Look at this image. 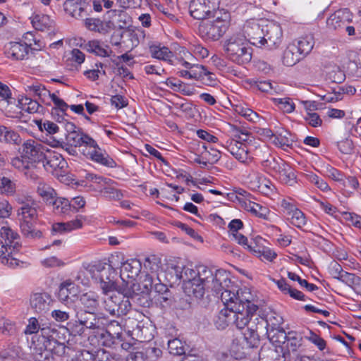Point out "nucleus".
Listing matches in <instances>:
<instances>
[{
  "label": "nucleus",
  "mask_w": 361,
  "mask_h": 361,
  "mask_svg": "<svg viewBox=\"0 0 361 361\" xmlns=\"http://www.w3.org/2000/svg\"><path fill=\"white\" fill-rule=\"evenodd\" d=\"M253 296L249 289L231 286L221 293V300L226 307H231L233 316V325L238 329L247 327L243 334L250 348L259 344V333L265 332L267 322L265 318L256 315L258 306L252 302Z\"/></svg>",
  "instance_id": "1"
},
{
  "label": "nucleus",
  "mask_w": 361,
  "mask_h": 361,
  "mask_svg": "<svg viewBox=\"0 0 361 361\" xmlns=\"http://www.w3.org/2000/svg\"><path fill=\"white\" fill-rule=\"evenodd\" d=\"M85 270L91 275L92 279L100 282V287L105 294L102 302L105 311L112 316H117V307L118 302H120V292L108 295V293L116 288L113 276L115 271L111 266H106L101 262H94L87 264Z\"/></svg>",
  "instance_id": "2"
},
{
  "label": "nucleus",
  "mask_w": 361,
  "mask_h": 361,
  "mask_svg": "<svg viewBox=\"0 0 361 361\" xmlns=\"http://www.w3.org/2000/svg\"><path fill=\"white\" fill-rule=\"evenodd\" d=\"M32 354L35 361H53L54 355L61 356L65 353L66 345L62 333L45 329L42 339L35 341L32 337Z\"/></svg>",
  "instance_id": "3"
},
{
  "label": "nucleus",
  "mask_w": 361,
  "mask_h": 361,
  "mask_svg": "<svg viewBox=\"0 0 361 361\" xmlns=\"http://www.w3.org/2000/svg\"><path fill=\"white\" fill-rule=\"evenodd\" d=\"M16 200L21 205L17 210V217L22 235L31 240L41 238L42 233L36 228L38 220L37 204L29 195H17Z\"/></svg>",
  "instance_id": "4"
},
{
  "label": "nucleus",
  "mask_w": 361,
  "mask_h": 361,
  "mask_svg": "<svg viewBox=\"0 0 361 361\" xmlns=\"http://www.w3.org/2000/svg\"><path fill=\"white\" fill-rule=\"evenodd\" d=\"M20 247L18 233L9 227H1L0 229L1 262L11 268L19 266L20 261L14 257L13 255L20 250Z\"/></svg>",
  "instance_id": "5"
},
{
  "label": "nucleus",
  "mask_w": 361,
  "mask_h": 361,
  "mask_svg": "<svg viewBox=\"0 0 361 361\" xmlns=\"http://www.w3.org/2000/svg\"><path fill=\"white\" fill-rule=\"evenodd\" d=\"M224 49L227 58L238 65L247 64L252 59V51L247 37L242 33L233 34L226 39Z\"/></svg>",
  "instance_id": "6"
},
{
  "label": "nucleus",
  "mask_w": 361,
  "mask_h": 361,
  "mask_svg": "<svg viewBox=\"0 0 361 361\" xmlns=\"http://www.w3.org/2000/svg\"><path fill=\"white\" fill-rule=\"evenodd\" d=\"M197 283H200L203 286V295L205 290H212L216 295L221 293L226 289L225 287H228V283H231L228 277L227 273L221 269L216 270L215 274L208 267L204 265L197 267Z\"/></svg>",
  "instance_id": "7"
},
{
  "label": "nucleus",
  "mask_w": 361,
  "mask_h": 361,
  "mask_svg": "<svg viewBox=\"0 0 361 361\" xmlns=\"http://www.w3.org/2000/svg\"><path fill=\"white\" fill-rule=\"evenodd\" d=\"M177 276L182 279L183 281V288L186 295L196 298H201L203 297V286L201 284L197 283V267L192 268V266H186L182 269L180 274L176 271Z\"/></svg>",
  "instance_id": "8"
},
{
  "label": "nucleus",
  "mask_w": 361,
  "mask_h": 361,
  "mask_svg": "<svg viewBox=\"0 0 361 361\" xmlns=\"http://www.w3.org/2000/svg\"><path fill=\"white\" fill-rule=\"evenodd\" d=\"M220 0H191L189 5L190 16L197 20L215 17Z\"/></svg>",
  "instance_id": "9"
},
{
  "label": "nucleus",
  "mask_w": 361,
  "mask_h": 361,
  "mask_svg": "<svg viewBox=\"0 0 361 361\" xmlns=\"http://www.w3.org/2000/svg\"><path fill=\"white\" fill-rule=\"evenodd\" d=\"M82 154L87 159L102 166L108 168H115L117 166L115 160L109 156L105 149L101 148L95 140L89 148L82 149Z\"/></svg>",
  "instance_id": "10"
},
{
  "label": "nucleus",
  "mask_w": 361,
  "mask_h": 361,
  "mask_svg": "<svg viewBox=\"0 0 361 361\" xmlns=\"http://www.w3.org/2000/svg\"><path fill=\"white\" fill-rule=\"evenodd\" d=\"M46 149L39 141L29 139L22 144L19 152L35 165L36 163L44 161Z\"/></svg>",
  "instance_id": "11"
},
{
  "label": "nucleus",
  "mask_w": 361,
  "mask_h": 361,
  "mask_svg": "<svg viewBox=\"0 0 361 361\" xmlns=\"http://www.w3.org/2000/svg\"><path fill=\"white\" fill-rule=\"evenodd\" d=\"M262 47L269 49L278 48L282 42L283 32L280 25L269 23L264 25Z\"/></svg>",
  "instance_id": "12"
},
{
  "label": "nucleus",
  "mask_w": 361,
  "mask_h": 361,
  "mask_svg": "<svg viewBox=\"0 0 361 361\" xmlns=\"http://www.w3.org/2000/svg\"><path fill=\"white\" fill-rule=\"evenodd\" d=\"M226 24L220 17L217 16L216 20L202 25L200 27V32L205 37L214 41L218 40L226 32Z\"/></svg>",
  "instance_id": "13"
},
{
  "label": "nucleus",
  "mask_w": 361,
  "mask_h": 361,
  "mask_svg": "<svg viewBox=\"0 0 361 361\" xmlns=\"http://www.w3.org/2000/svg\"><path fill=\"white\" fill-rule=\"evenodd\" d=\"M142 269L141 262L135 258L128 259L126 261L121 262L120 277L125 281L126 279H130L128 281L126 285H134L133 281L139 275Z\"/></svg>",
  "instance_id": "14"
},
{
  "label": "nucleus",
  "mask_w": 361,
  "mask_h": 361,
  "mask_svg": "<svg viewBox=\"0 0 361 361\" xmlns=\"http://www.w3.org/2000/svg\"><path fill=\"white\" fill-rule=\"evenodd\" d=\"M75 317L76 320L86 328L92 330V332L100 329L101 327L104 326V322L106 321L104 317L97 316L92 311L90 310L77 312Z\"/></svg>",
  "instance_id": "15"
},
{
  "label": "nucleus",
  "mask_w": 361,
  "mask_h": 361,
  "mask_svg": "<svg viewBox=\"0 0 361 361\" xmlns=\"http://www.w3.org/2000/svg\"><path fill=\"white\" fill-rule=\"evenodd\" d=\"M244 30L248 37L247 39L250 44L259 47H262L264 25H261L257 21L252 20L245 25Z\"/></svg>",
  "instance_id": "16"
},
{
  "label": "nucleus",
  "mask_w": 361,
  "mask_h": 361,
  "mask_svg": "<svg viewBox=\"0 0 361 361\" xmlns=\"http://www.w3.org/2000/svg\"><path fill=\"white\" fill-rule=\"evenodd\" d=\"M89 330L90 329L88 328H86L76 319L68 322L66 327H56V331L63 334L65 343L67 342L66 334L68 333L69 335H71L73 337L79 336L80 340L85 341L87 337V331Z\"/></svg>",
  "instance_id": "17"
},
{
  "label": "nucleus",
  "mask_w": 361,
  "mask_h": 361,
  "mask_svg": "<svg viewBox=\"0 0 361 361\" xmlns=\"http://www.w3.org/2000/svg\"><path fill=\"white\" fill-rule=\"evenodd\" d=\"M224 147L239 161L242 163L247 162L249 159L248 149L245 143L238 140L232 139L227 140Z\"/></svg>",
  "instance_id": "18"
},
{
  "label": "nucleus",
  "mask_w": 361,
  "mask_h": 361,
  "mask_svg": "<svg viewBox=\"0 0 361 361\" xmlns=\"http://www.w3.org/2000/svg\"><path fill=\"white\" fill-rule=\"evenodd\" d=\"M41 162L43 163L44 169L51 173L66 166V162L61 154L49 149H46L44 159Z\"/></svg>",
  "instance_id": "19"
},
{
  "label": "nucleus",
  "mask_w": 361,
  "mask_h": 361,
  "mask_svg": "<svg viewBox=\"0 0 361 361\" xmlns=\"http://www.w3.org/2000/svg\"><path fill=\"white\" fill-rule=\"evenodd\" d=\"M30 50L22 42H10L5 46V54L12 60H24L27 58Z\"/></svg>",
  "instance_id": "20"
},
{
  "label": "nucleus",
  "mask_w": 361,
  "mask_h": 361,
  "mask_svg": "<svg viewBox=\"0 0 361 361\" xmlns=\"http://www.w3.org/2000/svg\"><path fill=\"white\" fill-rule=\"evenodd\" d=\"M351 13L348 8L339 9L331 14L326 20L329 29L336 30L342 27L351 19Z\"/></svg>",
  "instance_id": "21"
},
{
  "label": "nucleus",
  "mask_w": 361,
  "mask_h": 361,
  "mask_svg": "<svg viewBox=\"0 0 361 361\" xmlns=\"http://www.w3.org/2000/svg\"><path fill=\"white\" fill-rule=\"evenodd\" d=\"M45 329L56 331V326L42 324L36 317H30L24 329V334L26 335H32V337H35V341L38 338L40 340L42 339V331ZM56 332L58 331H56Z\"/></svg>",
  "instance_id": "22"
},
{
  "label": "nucleus",
  "mask_w": 361,
  "mask_h": 361,
  "mask_svg": "<svg viewBox=\"0 0 361 361\" xmlns=\"http://www.w3.org/2000/svg\"><path fill=\"white\" fill-rule=\"evenodd\" d=\"M50 302V295L45 292L33 293L30 298V305L37 313L48 310Z\"/></svg>",
  "instance_id": "23"
},
{
  "label": "nucleus",
  "mask_w": 361,
  "mask_h": 361,
  "mask_svg": "<svg viewBox=\"0 0 361 361\" xmlns=\"http://www.w3.org/2000/svg\"><path fill=\"white\" fill-rule=\"evenodd\" d=\"M90 0H66L63 4L65 11L74 18H82L86 13Z\"/></svg>",
  "instance_id": "24"
},
{
  "label": "nucleus",
  "mask_w": 361,
  "mask_h": 361,
  "mask_svg": "<svg viewBox=\"0 0 361 361\" xmlns=\"http://www.w3.org/2000/svg\"><path fill=\"white\" fill-rule=\"evenodd\" d=\"M291 44H294L296 51L304 58L312 50L314 38L312 34L309 33L294 39Z\"/></svg>",
  "instance_id": "25"
},
{
  "label": "nucleus",
  "mask_w": 361,
  "mask_h": 361,
  "mask_svg": "<svg viewBox=\"0 0 361 361\" xmlns=\"http://www.w3.org/2000/svg\"><path fill=\"white\" fill-rule=\"evenodd\" d=\"M265 332L259 333V339L260 340V336H267L271 343L276 347H280L282 344H284L287 340V334L284 329L281 327L267 329V326L265 328Z\"/></svg>",
  "instance_id": "26"
},
{
  "label": "nucleus",
  "mask_w": 361,
  "mask_h": 361,
  "mask_svg": "<svg viewBox=\"0 0 361 361\" xmlns=\"http://www.w3.org/2000/svg\"><path fill=\"white\" fill-rule=\"evenodd\" d=\"M21 142V137L17 131L0 124V143L19 146Z\"/></svg>",
  "instance_id": "27"
},
{
  "label": "nucleus",
  "mask_w": 361,
  "mask_h": 361,
  "mask_svg": "<svg viewBox=\"0 0 361 361\" xmlns=\"http://www.w3.org/2000/svg\"><path fill=\"white\" fill-rule=\"evenodd\" d=\"M141 284L143 286L145 291L147 293H149L152 290H154L157 295L170 292L167 286L161 283L159 276L155 278H152L151 276L143 278L141 281Z\"/></svg>",
  "instance_id": "28"
},
{
  "label": "nucleus",
  "mask_w": 361,
  "mask_h": 361,
  "mask_svg": "<svg viewBox=\"0 0 361 361\" xmlns=\"http://www.w3.org/2000/svg\"><path fill=\"white\" fill-rule=\"evenodd\" d=\"M85 47L88 52L99 57H108L113 53L109 45L97 39L89 41Z\"/></svg>",
  "instance_id": "29"
},
{
  "label": "nucleus",
  "mask_w": 361,
  "mask_h": 361,
  "mask_svg": "<svg viewBox=\"0 0 361 361\" xmlns=\"http://www.w3.org/2000/svg\"><path fill=\"white\" fill-rule=\"evenodd\" d=\"M144 269L146 274L143 278H147V276H151L152 278L158 277L159 272L162 269L161 259L156 255L149 256L145 259Z\"/></svg>",
  "instance_id": "30"
},
{
  "label": "nucleus",
  "mask_w": 361,
  "mask_h": 361,
  "mask_svg": "<svg viewBox=\"0 0 361 361\" xmlns=\"http://www.w3.org/2000/svg\"><path fill=\"white\" fill-rule=\"evenodd\" d=\"M31 23L35 30L51 32L54 28V22L47 15L37 14L32 18Z\"/></svg>",
  "instance_id": "31"
},
{
  "label": "nucleus",
  "mask_w": 361,
  "mask_h": 361,
  "mask_svg": "<svg viewBox=\"0 0 361 361\" xmlns=\"http://www.w3.org/2000/svg\"><path fill=\"white\" fill-rule=\"evenodd\" d=\"M149 52L154 59L162 60L171 65L174 64V55L166 47L153 44L149 47Z\"/></svg>",
  "instance_id": "32"
},
{
  "label": "nucleus",
  "mask_w": 361,
  "mask_h": 361,
  "mask_svg": "<svg viewBox=\"0 0 361 361\" xmlns=\"http://www.w3.org/2000/svg\"><path fill=\"white\" fill-rule=\"evenodd\" d=\"M134 293L128 288H124L120 292V297L118 303L117 317L127 314L131 310L130 298H133Z\"/></svg>",
  "instance_id": "33"
},
{
  "label": "nucleus",
  "mask_w": 361,
  "mask_h": 361,
  "mask_svg": "<svg viewBox=\"0 0 361 361\" xmlns=\"http://www.w3.org/2000/svg\"><path fill=\"white\" fill-rule=\"evenodd\" d=\"M233 316L231 307L222 309L214 317V322L218 329H225L229 325H233Z\"/></svg>",
  "instance_id": "34"
},
{
  "label": "nucleus",
  "mask_w": 361,
  "mask_h": 361,
  "mask_svg": "<svg viewBox=\"0 0 361 361\" xmlns=\"http://www.w3.org/2000/svg\"><path fill=\"white\" fill-rule=\"evenodd\" d=\"M78 289L75 284L70 281H66L62 283L59 288L58 298L62 302H68L72 300V298L77 295Z\"/></svg>",
  "instance_id": "35"
},
{
  "label": "nucleus",
  "mask_w": 361,
  "mask_h": 361,
  "mask_svg": "<svg viewBox=\"0 0 361 361\" xmlns=\"http://www.w3.org/2000/svg\"><path fill=\"white\" fill-rule=\"evenodd\" d=\"M82 226L81 219L76 218L74 220L66 223H55L52 225V231L56 233H66L79 229Z\"/></svg>",
  "instance_id": "36"
},
{
  "label": "nucleus",
  "mask_w": 361,
  "mask_h": 361,
  "mask_svg": "<svg viewBox=\"0 0 361 361\" xmlns=\"http://www.w3.org/2000/svg\"><path fill=\"white\" fill-rule=\"evenodd\" d=\"M68 141L75 147H84L83 149L89 148L94 143V139L84 133L73 132L68 135Z\"/></svg>",
  "instance_id": "37"
},
{
  "label": "nucleus",
  "mask_w": 361,
  "mask_h": 361,
  "mask_svg": "<svg viewBox=\"0 0 361 361\" xmlns=\"http://www.w3.org/2000/svg\"><path fill=\"white\" fill-rule=\"evenodd\" d=\"M11 164L15 169L23 173L25 176H28L30 171L35 166L32 162L22 154L20 156L11 158Z\"/></svg>",
  "instance_id": "38"
},
{
  "label": "nucleus",
  "mask_w": 361,
  "mask_h": 361,
  "mask_svg": "<svg viewBox=\"0 0 361 361\" xmlns=\"http://www.w3.org/2000/svg\"><path fill=\"white\" fill-rule=\"evenodd\" d=\"M283 184L294 186L297 183V176L293 169L287 163L276 176Z\"/></svg>",
  "instance_id": "39"
},
{
  "label": "nucleus",
  "mask_w": 361,
  "mask_h": 361,
  "mask_svg": "<svg viewBox=\"0 0 361 361\" xmlns=\"http://www.w3.org/2000/svg\"><path fill=\"white\" fill-rule=\"evenodd\" d=\"M302 58L303 57L295 49L294 44L290 43L283 51L282 63L286 66H293Z\"/></svg>",
  "instance_id": "40"
},
{
  "label": "nucleus",
  "mask_w": 361,
  "mask_h": 361,
  "mask_svg": "<svg viewBox=\"0 0 361 361\" xmlns=\"http://www.w3.org/2000/svg\"><path fill=\"white\" fill-rule=\"evenodd\" d=\"M24 42L23 44L27 47L30 51H39L44 47V43L38 38L33 32H27L23 35Z\"/></svg>",
  "instance_id": "41"
},
{
  "label": "nucleus",
  "mask_w": 361,
  "mask_h": 361,
  "mask_svg": "<svg viewBox=\"0 0 361 361\" xmlns=\"http://www.w3.org/2000/svg\"><path fill=\"white\" fill-rule=\"evenodd\" d=\"M37 192L47 204H51L56 197L55 190L44 183H39Z\"/></svg>",
  "instance_id": "42"
},
{
  "label": "nucleus",
  "mask_w": 361,
  "mask_h": 361,
  "mask_svg": "<svg viewBox=\"0 0 361 361\" xmlns=\"http://www.w3.org/2000/svg\"><path fill=\"white\" fill-rule=\"evenodd\" d=\"M97 338L98 343L105 347H111L118 341L113 335H111L104 329V326L101 327L99 330L93 331Z\"/></svg>",
  "instance_id": "43"
},
{
  "label": "nucleus",
  "mask_w": 361,
  "mask_h": 361,
  "mask_svg": "<svg viewBox=\"0 0 361 361\" xmlns=\"http://www.w3.org/2000/svg\"><path fill=\"white\" fill-rule=\"evenodd\" d=\"M183 66L190 70L191 79L197 80H204L206 68L202 65L192 64L186 61H183Z\"/></svg>",
  "instance_id": "44"
},
{
  "label": "nucleus",
  "mask_w": 361,
  "mask_h": 361,
  "mask_svg": "<svg viewBox=\"0 0 361 361\" xmlns=\"http://www.w3.org/2000/svg\"><path fill=\"white\" fill-rule=\"evenodd\" d=\"M16 183L0 173V194L12 196L16 193Z\"/></svg>",
  "instance_id": "45"
},
{
  "label": "nucleus",
  "mask_w": 361,
  "mask_h": 361,
  "mask_svg": "<svg viewBox=\"0 0 361 361\" xmlns=\"http://www.w3.org/2000/svg\"><path fill=\"white\" fill-rule=\"evenodd\" d=\"M19 104L23 111L29 114H35L40 112L42 109V106L36 100L32 99L30 97H25L19 100Z\"/></svg>",
  "instance_id": "46"
},
{
  "label": "nucleus",
  "mask_w": 361,
  "mask_h": 361,
  "mask_svg": "<svg viewBox=\"0 0 361 361\" xmlns=\"http://www.w3.org/2000/svg\"><path fill=\"white\" fill-rule=\"evenodd\" d=\"M25 90L29 94L38 97L42 102H46L47 96H50V92L42 85H27Z\"/></svg>",
  "instance_id": "47"
},
{
  "label": "nucleus",
  "mask_w": 361,
  "mask_h": 361,
  "mask_svg": "<svg viewBox=\"0 0 361 361\" xmlns=\"http://www.w3.org/2000/svg\"><path fill=\"white\" fill-rule=\"evenodd\" d=\"M80 301L87 310L94 311L97 307L99 302L97 295L94 292H88L80 295Z\"/></svg>",
  "instance_id": "48"
},
{
  "label": "nucleus",
  "mask_w": 361,
  "mask_h": 361,
  "mask_svg": "<svg viewBox=\"0 0 361 361\" xmlns=\"http://www.w3.org/2000/svg\"><path fill=\"white\" fill-rule=\"evenodd\" d=\"M53 210L57 214H66L71 210V205L69 200L63 197H56L50 204Z\"/></svg>",
  "instance_id": "49"
},
{
  "label": "nucleus",
  "mask_w": 361,
  "mask_h": 361,
  "mask_svg": "<svg viewBox=\"0 0 361 361\" xmlns=\"http://www.w3.org/2000/svg\"><path fill=\"white\" fill-rule=\"evenodd\" d=\"M235 112L244 117L248 121L257 123L259 121V116L257 113L247 107L238 105L235 106Z\"/></svg>",
  "instance_id": "50"
},
{
  "label": "nucleus",
  "mask_w": 361,
  "mask_h": 361,
  "mask_svg": "<svg viewBox=\"0 0 361 361\" xmlns=\"http://www.w3.org/2000/svg\"><path fill=\"white\" fill-rule=\"evenodd\" d=\"M302 336L295 331H289L287 334V347L290 350L295 352L302 345Z\"/></svg>",
  "instance_id": "51"
},
{
  "label": "nucleus",
  "mask_w": 361,
  "mask_h": 361,
  "mask_svg": "<svg viewBox=\"0 0 361 361\" xmlns=\"http://www.w3.org/2000/svg\"><path fill=\"white\" fill-rule=\"evenodd\" d=\"M108 331L109 334L113 335L118 341H122V327L118 322L116 320H111L109 322H104V328Z\"/></svg>",
  "instance_id": "52"
},
{
  "label": "nucleus",
  "mask_w": 361,
  "mask_h": 361,
  "mask_svg": "<svg viewBox=\"0 0 361 361\" xmlns=\"http://www.w3.org/2000/svg\"><path fill=\"white\" fill-rule=\"evenodd\" d=\"M306 179L314 184L317 188L323 192H328L331 188L328 183L322 178L312 172H309L305 174Z\"/></svg>",
  "instance_id": "53"
},
{
  "label": "nucleus",
  "mask_w": 361,
  "mask_h": 361,
  "mask_svg": "<svg viewBox=\"0 0 361 361\" xmlns=\"http://www.w3.org/2000/svg\"><path fill=\"white\" fill-rule=\"evenodd\" d=\"M262 176L263 174L257 171L250 170L247 171L245 181L248 187L252 190H257L259 188V183Z\"/></svg>",
  "instance_id": "54"
},
{
  "label": "nucleus",
  "mask_w": 361,
  "mask_h": 361,
  "mask_svg": "<svg viewBox=\"0 0 361 361\" xmlns=\"http://www.w3.org/2000/svg\"><path fill=\"white\" fill-rule=\"evenodd\" d=\"M168 349L169 353L174 355H184L185 353L182 341L178 338L168 341Z\"/></svg>",
  "instance_id": "55"
},
{
  "label": "nucleus",
  "mask_w": 361,
  "mask_h": 361,
  "mask_svg": "<svg viewBox=\"0 0 361 361\" xmlns=\"http://www.w3.org/2000/svg\"><path fill=\"white\" fill-rule=\"evenodd\" d=\"M290 224L301 228L307 224V219L305 214L298 208L288 216Z\"/></svg>",
  "instance_id": "56"
},
{
  "label": "nucleus",
  "mask_w": 361,
  "mask_h": 361,
  "mask_svg": "<svg viewBox=\"0 0 361 361\" xmlns=\"http://www.w3.org/2000/svg\"><path fill=\"white\" fill-rule=\"evenodd\" d=\"M251 253L254 254L255 256L263 258L269 262H272L274 259L276 258L277 254L269 247H262V249L257 248L255 247L252 250Z\"/></svg>",
  "instance_id": "57"
},
{
  "label": "nucleus",
  "mask_w": 361,
  "mask_h": 361,
  "mask_svg": "<svg viewBox=\"0 0 361 361\" xmlns=\"http://www.w3.org/2000/svg\"><path fill=\"white\" fill-rule=\"evenodd\" d=\"M274 102L283 112L289 114L295 110V104L289 97L275 98Z\"/></svg>",
  "instance_id": "58"
},
{
  "label": "nucleus",
  "mask_w": 361,
  "mask_h": 361,
  "mask_svg": "<svg viewBox=\"0 0 361 361\" xmlns=\"http://www.w3.org/2000/svg\"><path fill=\"white\" fill-rule=\"evenodd\" d=\"M92 361H117L114 355L103 349H99L94 354L87 353Z\"/></svg>",
  "instance_id": "59"
},
{
  "label": "nucleus",
  "mask_w": 361,
  "mask_h": 361,
  "mask_svg": "<svg viewBox=\"0 0 361 361\" xmlns=\"http://www.w3.org/2000/svg\"><path fill=\"white\" fill-rule=\"evenodd\" d=\"M202 147L204 149V152H202V154H204V159L207 160L209 164L216 163L221 158V152L214 148H210L207 150V147L204 144Z\"/></svg>",
  "instance_id": "60"
},
{
  "label": "nucleus",
  "mask_w": 361,
  "mask_h": 361,
  "mask_svg": "<svg viewBox=\"0 0 361 361\" xmlns=\"http://www.w3.org/2000/svg\"><path fill=\"white\" fill-rule=\"evenodd\" d=\"M245 207L247 211L252 212L257 216L263 219H265L267 216V209L257 203L249 202L248 204H246Z\"/></svg>",
  "instance_id": "61"
},
{
  "label": "nucleus",
  "mask_w": 361,
  "mask_h": 361,
  "mask_svg": "<svg viewBox=\"0 0 361 361\" xmlns=\"http://www.w3.org/2000/svg\"><path fill=\"white\" fill-rule=\"evenodd\" d=\"M102 193L104 197L109 200H118L123 197L119 190L111 187L110 185L104 187Z\"/></svg>",
  "instance_id": "62"
},
{
  "label": "nucleus",
  "mask_w": 361,
  "mask_h": 361,
  "mask_svg": "<svg viewBox=\"0 0 361 361\" xmlns=\"http://www.w3.org/2000/svg\"><path fill=\"white\" fill-rule=\"evenodd\" d=\"M305 338L316 345L319 350H324L326 348V341L312 331L305 336Z\"/></svg>",
  "instance_id": "63"
},
{
  "label": "nucleus",
  "mask_w": 361,
  "mask_h": 361,
  "mask_svg": "<svg viewBox=\"0 0 361 361\" xmlns=\"http://www.w3.org/2000/svg\"><path fill=\"white\" fill-rule=\"evenodd\" d=\"M181 361H207V359L201 351L192 349L184 354Z\"/></svg>",
  "instance_id": "64"
}]
</instances>
